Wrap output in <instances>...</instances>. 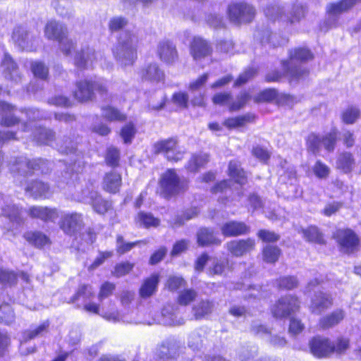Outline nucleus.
<instances>
[{
	"label": "nucleus",
	"mask_w": 361,
	"mask_h": 361,
	"mask_svg": "<svg viewBox=\"0 0 361 361\" xmlns=\"http://www.w3.org/2000/svg\"><path fill=\"white\" fill-rule=\"evenodd\" d=\"M214 305L209 300H202L194 306L193 312L195 319H199L212 312Z\"/></svg>",
	"instance_id": "49530a36"
},
{
	"label": "nucleus",
	"mask_w": 361,
	"mask_h": 361,
	"mask_svg": "<svg viewBox=\"0 0 361 361\" xmlns=\"http://www.w3.org/2000/svg\"><path fill=\"white\" fill-rule=\"evenodd\" d=\"M49 190V186L40 180L32 181L25 188L26 192L35 199L47 198L50 194Z\"/></svg>",
	"instance_id": "a878e982"
},
{
	"label": "nucleus",
	"mask_w": 361,
	"mask_h": 361,
	"mask_svg": "<svg viewBox=\"0 0 361 361\" xmlns=\"http://www.w3.org/2000/svg\"><path fill=\"white\" fill-rule=\"evenodd\" d=\"M97 59V54L94 49L85 47L76 53L75 56V65L79 68H87L92 66Z\"/></svg>",
	"instance_id": "5701e85b"
},
{
	"label": "nucleus",
	"mask_w": 361,
	"mask_h": 361,
	"mask_svg": "<svg viewBox=\"0 0 361 361\" xmlns=\"http://www.w3.org/2000/svg\"><path fill=\"white\" fill-rule=\"evenodd\" d=\"M24 237L26 240L37 247H42L50 243L49 238L39 231L27 232Z\"/></svg>",
	"instance_id": "4c0bfd02"
},
{
	"label": "nucleus",
	"mask_w": 361,
	"mask_h": 361,
	"mask_svg": "<svg viewBox=\"0 0 361 361\" xmlns=\"http://www.w3.org/2000/svg\"><path fill=\"white\" fill-rule=\"evenodd\" d=\"M264 12L266 17L270 20H281L292 25L299 22L304 17L305 9L302 6L295 5L291 11L286 14L283 7L271 5L265 8Z\"/></svg>",
	"instance_id": "7ed1b4c3"
},
{
	"label": "nucleus",
	"mask_w": 361,
	"mask_h": 361,
	"mask_svg": "<svg viewBox=\"0 0 361 361\" xmlns=\"http://www.w3.org/2000/svg\"><path fill=\"white\" fill-rule=\"evenodd\" d=\"M332 305L333 300L330 295L323 292H318L312 298L310 308L312 313L319 314Z\"/></svg>",
	"instance_id": "aec40b11"
},
{
	"label": "nucleus",
	"mask_w": 361,
	"mask_h": 361,
	"mask_svg": "<svg viewBox=\"0 0 361 361\" xmlns=\"http://www.w3.org/2000/svg\"><path fill=\"white\" fill-rule=\"evenodd\" d=\"M153 151L156 154H164L170 161L177 162L181 160L185 154L178 145V141L174 138L162 140L155 142L153 145Z\"/></svg>",
	"instance_id": "20e7f679"
},
{
	"label": "nucleus",
	"mask_w": 361,
	"mask_h": 361,
	"mask_svg": "<svg viewBox=\"0 0 361 361\" xmlns=\"http://www.w3.org/2000/svg\"><path fill=\"white\" fill-rule=\"evenodd\" d=\"M148 241L146 240L126 243L122 235H118L116 238V251L118 254L123 255L132 250L136 245H146Z\"/></svg>",
	"instance_id": "37998d69"
},
{
	"label": "nucleus",
	"mask_w": 361,
	"mask_h": 361,
	"mask_svg": "<svg viewBox=\"0 0 361 361\" xmlns=\"http://www.w3.org/2000/svg\"><path fill=\"white\" fill-rule=\"evenodd\" d=\"M139 74L142 81L150 82L152 83L164 82L165 79L164 71L157 63L147 64L141 68Z\"/></svg>",
	"instance_id": "2eb2a0df"
},
{
	"label": "nucleus",
	"mask_w": 361,
	"mask_h": 361,
	"mask_svg": "<svg viewBox=\"0 0 361 361\" xmlns=\"http://www.w3.org/2000/svg\"><path fill=\"white\" fill-rule=\"evenodd\" d=\"M102 116L109 121L122 122L126 120V116L118 109L111 106H105L102 108Z\"/></svg>",
	"instance_id": "58836bf2"
},
{
	"label": "nucleus",
	"mask_w": 361,
	"mask_h": 361,
	"mask_svg": "<svg viewBox=\"0 0 361 361\" xmlns=\"http://www.w3.org/2000/svg\"><path fill=\"white\" fill-rule=\"evenodd\" d=\"M166 342L169 348V358L171 360L176 359L183 350V345L179 341L173 338L168 339Z\"/></svg>",
	"instance_id": "5fc2aeb1"
},
{
	"label": "nucleus",
	"mask_w": 361,
	"mask_h": 361,
	"mask_svg": "<svg viewBox=\"0 0 361 361\" xmlns=\"http://www.w3.org/2000/svg\"><path fill=\"white\" fill-rule=\"evenodd\" d=\"M321 144L322 138L315 134H310L307 139V149L313 154L319 152Z\"/></svg>",
	"instance_id": "0e129e2a"
},
{
	"label": "nucleus",
	"mask_w": 361,
	"mask_h": 361,
	"mask_svg": "<svg viewBox=\"0 0 361 361\" xmlns=\"http://www.w3.org/2000/svg\"><path fill=\"white\" fill-rule=\"evenodd\" d=\"M188 345L194 351L200 350L203 345L202 335L197 331L192 332L189 336Z\"/></svg>",
	"instance_id": "680f3d73"
},
{
	"label": "nucleus",
	"mask_w": 361,
	"mask_h": 361,
	"mask_svg": "<svg viewBox=\"0 0 361 361\" xmlns=\"http://www.w3.org/2000/svg\"><path fill=\"white\" fill-rule=\"evenodd\" d=\"M277 97V92L274 89H267L253 98L255 103L271 102Z\"/></svg>",
	"instance_id": "052dcab7"
},
{
	"label": "nucleus",
	"mask_w": 361,
	"mask_h": 361,
	"mask_svg": "<svg viewBox=\"0 0 361 361\" xmlns=\"http://www.w3.org/2000/svg\"><path fill=\"white\" fill-rule=\"evenodd\" d=\"M255 247V241L252 238L233 240L226 244L228 251L235 257H242L247 252L253 250Z\"/></svg>",
	"instance_id": "4468645a"
},
{
	"label": "nucleus",
	"mask_w": 361,
	"mask_h": 361,
	"mask_svg": "<svg viewBox=\"0 0 361 361\" xmlns=\"http://www.w3.org/2000/svg\"><path fill=\"white\" fill-rule=\"evenodd\" d=\"M13 109L14 107L10 104L0 101V114H2L1 126L11 127L19 123L20 120L11 114Z\"/></svg>",
	"instance_id": "bb28decb"
},
{
	"label": "nucleus",
	"mask_w": 361,
	"mask_h": 361,
	"mask_svg": "<svg viewBox=\"0 0 361 361\" xmlns=\"http://www.w3.org/2000/svg\"><path fill=\"white\" fill-rule=\"evenodd\" d=\"M354 164V159L350 153L341 154L337 160V166L342 169L345 173L351 171Z\"/></svg>",
	"instance_id": "603ef678"
},
{
	"label": "nucleus",
	"mask_w": 361,
	"mask_h": 361,
	"mask_svg": "<svg viewBox=\"0 0 361 361\" xmlns=\"http://www.w3.org/2000/svg\"><path fill=\"white\" fill-rule=\"evenodd\" d=\"M337 137V131L333 129L330 133L322 138V143L326 150L331 152L334 149Z\"/></svg>",
	"instance_id": "e2e57ef3"
},
{
	"label": "nucleus",
	"mask_w": 361,
	"mask_h": 361,
	"mask_svg": "<svg viewBox=\"0 0 361 361\" xmlns=\"http://www.w3.org/2000/svg\"><path fill=\"white\" fill-rule=\"evenodd\" d=\"M56 147L60 153L65 154L75 153L77 149L76 142L71 137L66 136L57 140Z\"/></svg>",
	"instance_id": "e433bc0d"
},
{
	"label": "nucleus",
	"mask_w": 361,
	"mask_h": 361,
	"mask_svg": "<svg viewBox=\"0 0 361 361\" xmlns=\"http://www.w3.org/2000/svg\"><path fill=\"white\" fill-rule=\"evenodd\" d=\"M255 116L252 114H247L234 118H230L224 122V124L228 128H233L244 126L246 123L252 122Z\"/></svg>",
	"instance_id": "ea45409f"
},
{
	"label": "nucleus",
	"mask_w": 361,
	"mask_h": 361,
	"mask_svg": "<svg viewBox=\"0 0 361 361\" xmlns=\"http://www.w3.org/2000/svg\"><path fill=\"white\" fill-rule=\"evenodd\" d=\"M345 317L342 310H336L319 319V325L323 329L331 328L339 324Z\"/></svg>",
	"instance_id": "c756f323"
},
{
	"label": "nucleus",
	"mask_w": 361,
	"mask_h": 361,
	"mask_svg": "<svg viewBox=\"0 0 361 361\" xmlns=\"http://www.w3.org/2000/svg\"><path fill=\"white\" fill-rule=\"evenodd\" d=\"M1 73L4 79L11 85L21 83L23 74L19 68L18 63L8 53L4 54L1 62Z\"/></svg>",
	"instance_id": "6e6552de"
},
{
	"label": "nucleus",
	"mask_w": 361,
	"mask_h": 361,
	"mask_svg": "<svg viewBox=\"0 0 361 361\" xmlns=\"http://www.w3.org/2000/svg\"><path fill=\"white\" fill-rule=\"evenodd\" d=\"M18 275L13 271L0 268V283L12 286L16 284Z\"/></svg>",
	"instance_id": "09e8293b"
},
{
	"label": "nucleus",
	"mask_w": 361,
	"mask_h": 361,
	"mask_svg": "<svg viewBox=\"0 0 361 361\" xmlns=\"http://www.w3.org/2000/svg\"><path fill=\"white\" fill-rule=\"evenodd\" d=\"M229 175L235 179V182L243 185L246 182L245 172L240 168V166L237 161H231L228 165Z\"/></svg>",
	"instance_id": "79ce46f5"
},
{
	"label": "nucleus",
	"mask_w": 361,
	"mask_h": 361,
	"mask_svg": "<svg viewBox=\"0 0 361 361\" xmlns=\"http://www.w3.org/2000/svg\"><path fill=\"white\" fill-rule=\"evenodd\" d=\"M209 160V156L206 153L193 154L185 166L190 172H197L200 168L204 166Z\"/></svg>",
	"instance_id": "473e14b6"
},
{
	"label": "nucleus",
	"mask_w": 361,
	"mask_h": 361,
	"mask_svg": "<svg viewBox=\"0 0 361 361\" xmlns=\"http://www.w3.org/2000/svg\"><path fill=\"white\" fill-rule=\"evenodd\" d=\"M49 326V322H42L38 326H31L30 329L25 330L23 333V339L24 341L33 339L36 337L43 336L48 331Z\"/></svg>",
	"instance_id": "c9c22d12"
},
{
	"label": "nucleus",
	"mask_w": 361,
	"mask_h": 361,
	"mask_svg": "<svg viewBox=\"0 0 361 361\" xmlns=\"http://www.w3.org/2000/svg\"><path fill=\"white\" fill-rule=\"evenodd\" d=\"M157 53L160 60L168 65H173L178 60L176 47L169 40H162L159 42Z\"/></svg>",
	"instance_id": "f8f14e48"
},
{
	"label": "nucleus",
	"mask_w": 361,
	"mask_h": 361,
	"mask_svg": "<svg viewBox=\"0 0 361 361\" xmlns=\"http://www.w3.org/2000/svg\"><path fill=\"white\" fill-rule=\"evenodd\" d=\"M298 298L292 295H287L278 300L271 308L274 317L276 318L286 317L298 311L300 307Z\"/></svg>",
	"instance_id": "1a4fd4ad"
},
{
	"label": "nucleus",
	"mask_w": 361,
	"mask_h": 361,
	"mask_svg": "<svg viewBox=\"0 0 361 361\" xmlns=\"http://www.w3.org/2000/svg\"><path fill=\"white\" fill-rule=\"evenodd\" d=\"M197 241L200 246H209L210 245H219L221 240L217 238L214 231L207 228H201L197 233Z\"/></svg>",
	"instance_id": "c85d7f7f"
},
{
	"label": "nucleus",
	"mask_w": 361,
	"mask_h": 361,
	"mask_svg": "<svg viewBox=\"0 0 361 361\" xmlns=\"http://www.w3.org/2000/svg\"><path fill=\"white\" fill-rule=\"evenodd\" d=\"M15 319L12 307L8 304L0 306V322L5 324H11Z\"/></svg>",
	"instance_id": "3c124183"
},
{
	"label": "nucleus",
	"mask_w": 361,
	"mask_h": 361,
	"mask_svg": "<svg viewBox=\"0 0 361 361\" xmlns=\"http://www.w3.org/2000/svg\"><path fill=\"white\" fill-rule=\"evenodd\" d=\"M12 38L15 43L22 49L32 48L33 36L23 27L19 26L14 29Z\"/></svg>",
	"instance_id": "4be33fe9"
},
{
	"label": "nucleus",
	"mask_w": 361,
	"mask_h": 361,
	"mask_svg": "<svg viewBox=\"0 0 361 361\" xmlns=\"http://www.w3.org/2000/svg\"><path fill=\"white\" fill-rule=\"evenodd\" d=\"M212 45L200 37H195L190 44V53L195 61L201 60L212 54Z\"/></svg>",
	"instance_id": "ddd939ff"
},
{
	"label": "nucleus",
	"mask_w": 361,
	"mask_h": 361,
	"mask_svg": "<svg viewBox=\"0 0 361 361\" xmlns=\"http://www.w3.org/2000/svg\"><path fill=\"white\" fill-rule=\"evenodd\" d=\"M67 33L66 27L56 20L48 22L44 28L45 37L49 39L58 41L60 49L64 54L70 52V50L66 49V44H70Z\"/></svg>",
	"instance_id": "423d86ee"
},
{
	"label": "nucleus",
	"mask_w": 361,
	"mask_h": 361,
	"mask_svg": "<svg viewBox=\"0 0 361 361\" xmlns=\"http://www.w3.org/2000/svg\"><path fill=\"white\" fill-rule=\"evenodd\" d=\"M136 222L140 226L149 228L157 227L159 225V219L155 218L152 214L140 212L136 217Z\"/></svg>",
	"instance_id": "a19ab883"
},
{
	"label": "nucleus",
	"mask_w": 361,
	"mask_h": 361,
	"mask_svg": "<svg viewBox=\"0 0 361 361\" xmlns=\"http://www.w3.org/2000/svg\"><path fill=\"white\" fill-rule=\"evenodd\" d=\"M159 185L161 193L166 198L183 192L188 188L187 181L180 179L174 169H168L161 175Z\"/></svg>",
	"instance_id": "f03ea898"
},
{
	"label": "nucleus",
	"mask_w": 361,
	"mask_h": 361,
	"mask_svg": "<svg viewBox=\"0 0 361 361\" xmlns=\"http://www.w3.org/2000/svg\"><path fill=\"white\" fill-rule=\"evenodd\" d=\"M283 66L286 75L290 82H298L309 75V71L302 66H296L294 63L284 62Z\"/></svg>",
	"instance_id": "b1692460"
},
{
	"label": "nucleus",
	"mask_w": 361,
	"mask_h": 361,
	"mask_svg": "<svg viewBox=\"0 0 361 361\" xmlns=\"http://www.w3.org/2000/svg\"><path fill=\"white\" fill-rule=\"evenodd\" d=\"M32 136L34 141L38 145H50L56 138L54 130L42 126L35 127Z\"/></svg>",
	"instance_id": "393cba45"
},
{
	"label": "nucleus",
	"mask_w": 361,
	"mask_h": 361,
	"mask_svg": "<svg viewBox=\"0 0 361 361\" xmlns=\"http://www.w3.org/2000/svg\"><path fill=\"white\" fill-rule=\"evenodd\" d=\"M163 317V323L169 326H179L185 323L182 317H178L176 310L175 311L172 306L165 307L161 312Z\"/></svg>",
	"instance_id": "7c9ffc66"
},
{
	"label": "nucleus",
	"mask_w": 361,
	"mask_h": 361,
	"mask_svg": "<svg viewBox=\"0 0 361 361\" xmlns=\"http://www.w3.org/2000/svg\"><path fill=\"white\" fill-rule=\"evenodd\" d=\"M314 174L320 179L326 178L330 173V169L320 160L316 161L312 167Z\"/></svg>",
	"instance_id": "13d9d810"
},
{
	"label": "nucleus",
	"mask_w": 361,
	"mask_h": 361,
	"mask_svg": "<svg viewBox=\"0 0 361 361\" xmlns=\"http://www.w3.org/2000/svg\"><path fill=\"white\" fill-rule=\"evenodd\" d=\"M4 215L11 222V226H8V230L17 228L21 224L23 219L20 215V210L15 205H8L3 209Z\"/></svg>",
	"instance_id": "72a5a7b5"
},
{
	"label": "nucleus",
	"mask_w": 361,
	"mask_h": 361,
	"mask_svg": "<svg viewBox=\"0 0 361 361\" xmlns=\"http://www.w3.org/2000/svg\"><path fill=\"white\" fill-rule=\"evenodd\" d=\"M121 185V176L116 171L106 173L103 179V188L111 193H116Z\"/></svg>",
	"instance_id": "cd10ccee"
},
{
	"label": "nucleus",
	"mask_w": 361,
	"mask_h": 361,
	"mask_svg": "<svg viewBox=\"0 0 361 361\" xmlns=\"http://www.w3.org/2000/svg\"><path fill=\"white\" fill-rule=\"evenodd\" d=\"M257 355V349L254 347H242L238 352L239 359L241 361H248Z\"/></svg>",
	"instance_id": "774afa93"
},
{
	"label": "nucleus",
	"mask_w": 361,
	"mask_h": 361,
	"mask_svg": "<svg viewBox=\"0 0 361 361\" xmlns=\"http://www.w3.org/2000/svg\"><path fill=\"white\" fill-rule=\"evenodd\" d=\"M59 225L66 235H75L84 226L82 214L77 212L64 214L62 215Z\"/></svg>",
	"instance_id": "9d476101"
},
{
	"label": "nucleus",
	"mask_w": 361,
	"mask_h": 361,
	"mask_svg": "<svg viewBox=\"0 0 361 361\" xmlns=\"http://www.w3.org/2000/svg\"><path fill=\"white\" fill-rule=\"evenodd\" d=\"M304 238L310 241L319 244H324V240L322 233L316 226H310L306 229L302 230Z\"/></svg>",
	"instance_id": "a18cd8bd"
},
{
	"label": "nucleus",
	"mask_w": 361,
	"mask_h": 361,
	"mask_svg": "<svg viewBox=\"0 0 361 361\" xmlns=\"http://www.w3.org/2000/svg\"><path fill=\"white\" fill-rule=\"evenodd\" d=\"M197 296V292L193 289H185L178 295V301L180 305H187L192 302Z\"/></svg>",
	"instance_id": "bf43d9fd"
},
{
	"label": "nucleus",
	"mask_w": 361,
	"mask_h": 361,
	"mask_svg": "<svg viewBox=\"0 0 361 361\" xmlns=\"http://www.w3.org/2000/svg\"><path fill=\"white\" fill-rule=\"evenodd\" d=\"M358 0H341L340 1L329 3L326 5V11L330 18H338L342 13L352 8Z\"/></svg>",
	"instance_id": "412c9836"
},
{
	"label": "nucleus",
	"mask_w": 361,
	"mask_h": 361,
	"mask_svg": "<svg viewBox=\"0 0 361 361\" xmlns=\"http://www.w3.org/2000/svg\"><path fill=\"white\" fill-rule=\"evenodd\" d=\"M312 353L318 357H326L334 351L335 345L327 338L322 337L314 338L310 343Z\"/></svg>",
	"instance_id": "f3484780"
},
{
	"label": "nucleus",
	"mask_w": 361,
	"mask_h": 361,
	"mask_svg": "<svg viewBox=\"0 0 361 361\" xmlns=\"http://www.w3.org/2000/svg\"><path fill=\"white\" fill-rule=\"evenodd\" d=\"M25 114L29 123H24L23 124V131H28L31 123L37 120H42L46 118L44 114L41 112L37 109H29L26 110Z\"/></svg>",
	"instance_id": "8fccbe9b"
},
{
	"label": "nucleus",
	"mask_w": 361,
	"mask_h": 361,
	"mask_svg": "<svg viewBox=\"0 0 361 361\" xmlns=\"http://www.w3.org/2000/svg\"><path fill=\"white\" fill-rule=\"evenodd\" d=\"M97 91L101 95L106 94L107 90L105 86L97 82L81 80L76 83V90L74 97L79 102H84L94 98V91Z\"/></svg>",
	"instance_id": "39448f33"
},
{
	"label": "nucleus",
	"mask_w": 361,
	"mask_h": 361,
	"mask_svg": "<svg viewBox=\"0 0 361 361\" xmlns=\"http://www.w3.org/2000/svg\"><path fill=\"white\" fill-rule=\"evenodd\" d=\"M336 237L343 252L353 253L358 250L360 240L352 230H339L336 233Z\"/></svg>",
	"instance_id": "9b49d317"
},
{
	"label": "nucleus",
	"mask_w": 361,
	"mask_h": 361,
	"mask_svg": "<svg viewBox=\"0 0 361 361\" xmlns=\"http://www.w3.org/2000/svg\"><path fill=\"white\" fill-rule=\"evenodd\" d=\"M135 133L136 130L133 124L128 123L122 128L121 130V136L126 144H129L131 143Z\"/></svg>",
	"instance_id": "338daca9"
},
{
	"label": "nucleus",
	"mask_w": 361,
	"mask_h": 361,
	"mask_svg": "<svg viewBox=\"0 0 361 361\" xmlns=\"http://www.w3.org/2000/svg\"><path fill=\"white\" fill-rule=\"evenodd\" d=\"M41 162V159L28 160L25 157L16 158L11 164V170L13 172L27 176L31 173L33 170L39 169Z\"/></svg>",
	"instance_id": "dca6fc26"
},
{
	"label": "nucleus",
	"mask_w": 361,
	"mask_h": 361,
	"mask_svg": "<svg viewBox=\"0 0 361 361\" xmlns=\"http://www.w3.org/2000/svg\"><path fill=\"white\" fill-rule=\"evenodd\" d=\"M31 71L34 75L40 79L44 80L49 74V68L41 61H34L31 63Z\"/></svg>",
	"instance_id": "864d4df0"
},
{
	"label": "nucleus",
	"mask_w": 361,
	"mask_h": 361,
	"mask_svg": "<svg viewBox=\"0 0 361 361\" xmlns=\"http://www.w3.org/2000/svg\"><path fill=\"white\" fill-rule=\"evenodd\" d=\"M197 208H190L185 211L181 215L176 216L171 222L172 228H178L184 225L185 222L195 218L198 214Z\"/></svg>",
	"instance_id": "c03bdc74"
},
{
	"label": "nucleus",
	"mask_w": 361,
	"mask_h": 361,
	"mask_svg": "<svg viewBox=\"0 0 361 361\" xmlns=\"http://www.w3.org/2000/svg\"><path fill=\"white\" fill-rule=\"evenodd\" d=\"M27 213L31 218L38 219L44 222H53L59 217V213L56 208L42 206L31 207Z\"/></svg>",
	"instance_id": "a211bd4d"
},
{
	"label": "nucleus",
	"mask_w": 361,
	"mask_h": 361,
	"mask_svg": "<svg viewBox=\"0 0 361 361\" xmlns=\"http://www.w3.org/2000/svg\"><path fill=\"white\" fill-rule=\"evenodd\" d=\"M281 255V250L274 245H266L262 250L263 260L267 263H275Z\"/></svg>",
	"instance_id": "de8ad7c7"
},
{
	"label": "nucleus",
	"mask_w": 361,
	"mask_h": 361,
	"mask_svg": "<svg viewBox=\"0 0 361 361\" xmlns=\"http://www.w3.org/2000/svg\"><path fill=\"white\" fill-rule=\"evenodd\" d=\"M360 109L355 106H350L345 109L343 114L342 118L344 123L353 124L360 117Z\"/></svg>",
	"instance_id": "4d7b16f0"
},
{
	"label": "nucleus",
	"mask_w": 361,
	"mask_h": 361,
	"mask_svg": "<svg viewBox=\"0 0 361 361\" xmlns=\"http://www.w3.org/2000/svg\"><path fill=\"white\" fill-rule=\"evenodd\" d=\"M313 54L305 48H297L289 51L290 61L287 63H294L295 61L305 63L313 59Z\"/></svg>",
	"instance_id": "f704fd0d"
},
{
	"label": "nucleus",
	"mask_w": 361,
	"mask_h": 361,
	"mask_svg": "<svg viewBox=\"0 0 361 361\" xmlns=\"http://www.w3.org/2000/svg\"><path fill=\"white\" fill-rule=\"evenodd\" d=\"M221 231L224 236L235 237L249 233L250 228L244 222L231 221L222 225Z\"/></svg>",
	"instance_id": "6ab92c4d"
},
{
	"label": "nucleus",
	"mask_w": 361,
	"mask_h": 361,
	"mask_svg": "<svg viewBox=\"0 0 361 361\" xmlns=\"http://www.w3.org/2000/svg\"><path fill=\"white\" fill-rule=\"evenodd\" d=\"M257 237L265 243H274L279 240L280 235L274 231L261 229L257 232Z\"/></svg>",
	"instance_id": "69168bd1"
},
{
	"label": "nucleus",
	"mask_w": 361,
	"mask_h": 361,
	"mask_svg": "<svg viewBox=\"0 0 361 361\" xmlns=\"http://www.w3.org/2000/svg\"><path fill=\"white\" fill-rule=\"evenodd\" d=\"M277 283L280 288L291 290L297 288L299 282L295 276H287L279 278L277 280Z\"/></svg>",
	"instance_id": "6e6d98bb"
},
{
	"label": "nucleus",
	"mask_w": 361,
	"mask_h": 361,
	"mask_svg": "<svg viewBox=\"0 0 361 361\" xmlns=\"http://www.w3.org/2000/svg\"><path fill=\"white\" fill-rule=\"evenodd\" d=\"M137 37L135 35L129 32H123L113 49L114 56L124 66L133 64L137 56Z\"/></svg>",
	"instance_id": "f257e3e1"
},
{
	"label": "nucleus",
	"mask_w": 361,
	"mask_h": 361,
	"mask_svg": "<svg viewBox=\"0 0 361 361\" xmlns=\"http://www.w3.org/2000/svg\"><path fill=\"white\" fill-rule=\"evenodd\" d=\"M159 281L158 274H152L147 278L140 288V294L142 298H148L152 295L157 290Z\"/></svg>",
	"instance_id": "2f4dec72"
},
{
	"label": "nucleus",
	"mask_w": 361,
	"mask_h": 361,
	"mask_svg": "<svg viewBox=\"0 0 361 361\" xmlns=\"http://www.w3.org/2000/svg\"><path fill=\"white\" fill-rule=\"evenodd\" d=\"M228 13L231 21L238 25L250 23L256 12L252 6L246 3H238L229 6Z\"/></svg>",
	"instance_id": "0eeeda50"
}]
</instances>
